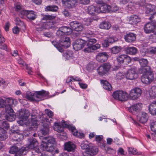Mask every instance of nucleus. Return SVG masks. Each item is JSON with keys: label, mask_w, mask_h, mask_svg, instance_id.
<instances>
[{"label": "nucleus", "mask_w": 156, "mask_h": 156, "mask_svg": "<svg viewBox=\"0 0 156 156\" xmlns=\"http://www.w3.org/2000/svg\"><path fill=\"white\" fill-rule=\"evenodd\" d=\"M5 100H4L0 98V108H5Z\"/></svg>", "instance_id": "nucleus-53"}, {"label": "nucleus", "mask_w": 156, "mask_h": 156, "mask_svg": "<svg viewBox=\"0 0 156 156\" xmlns=\"http://www.w3.org/2000/svg\"><path fill=\"white\" fill-rule=\"evenodd\" d=\"M139 73L143 74L153 73L151 70L150 67L149 66H146L141 68L139 70Z\"/></svg>", "instance_id": "nucleus-27"}, {"label": "nucleus", "mask_w": 156, "mask_h": 156, "mask_svg": "<svg viewBox=\"0 0 156 156\" xmlns=\"http://www.w3.org/2000/svg\"><path fill=\"white\" fill-rule=\"evenodd\" d=\"M56 16L53 15H45L42 19V20H50L55 19Z\"/></svg>", "instance_id": "nucleus-42"}, {"label": "nucleus", "mask_w": 156, "mask_h": 156, "mask_svg": "<svg viewBox=\"0 0 156 156\" xmlns=\"http://www.w3.org/2000/svg\"><path fill=\"white\" fill-rule=\"evenodd\" d=\"M29 143L27 147H23L21 148L20 152L23 151L22 154H26L28 149H33L37 147L38 144V142L35 138H31L28 139Z\"/></svg>", "instance_id": "nucleus-4"}, {"label": "nucleus", "mask_w": 156, "mask_h": 156, "mask_svg": "<svg viewBox=\"0 0 156 156\" xmlns=\"http://www.w3.org/2000/svg\"><path fill=\"white\" fill-rule=\"evenodd\" d=\"M111 9V7L107 4H104L97 7V13H105L108 12Z\"/></svg>", "instance_id": "nucleus-15"}, {"label": "nucleus", "mask_w": 156, "mask_h": 156, "mask_svg": "<svg viewBox=\"0 0 156 156\" xmlns=\"http://www.w3.org/2000/svg\"><path fill=\"white\" fill-rule=\"evenodd\" d=\"M70 26L71 28L76 31L82 30L83 27L81 23L77 21H73L70 23Z\"/></svg>", "instance_id": "nucleus-13"}, {"label": "nucleus", "mask_w": 156, "mask_h": 156, "mask_svg": "<svg viewBox=\"0 0 156 156\" xmlns=\"http://www.w3.org/2000/svg\"><path fill=\"white\" fill-rule=\"evenodd\" d=\"M34 113V115L32 114L31 115V126H34V127H37L38 125V124L37 121V116L35 114L37 113V111L35 109L33 110Z\"/></svg>", "instance_id": "nucleus-26"}, {"label": "nucleus", "mask_w": 156, "mask_h": 156, "mask_svg": "<svg viewBox=\"0 0 156 156\" xmlns=\"http://www.w3.org/2000/svg\"><path fill=\"white\" fill-rule=\"evenodd\" d=\"M58 9V7L56 5H48L45 7V11H46L56 12Z\"/></svg>", "instance_id": "nucleus-34"}, {"label": "nucleus", "mask_w": 156, "mask_h": 156, "mask_svg": "<svg viewBox=\"0 0 156 156\" xmlns=\"http://www.w3.org/2000/svg\"><path fill=\"white\" fill-rule=\"evenodd\" d=\"M77 2L80 4L86 5L89 4L90 2V0H77Z\"/></svg>", "instance_id": "nucleus-57"}, {"label": "nucleus", "mask_w": 156, "mask_h": 156, "mask_svg": "<svg viewBox=\"0 0 156 156\" xmlns=\"http://www.w3.org/2000/svg\"><path fill=\"white\" fill-rule=\"evenodd\" d=\"M154 79L153 73L149 74H144L141 77V81L142 83L145 84H148L151 82Z\"/></svg>", "instance_id": "nucleus-11"}, {"label": "nucleus", "mask_w": 156, "mask_h": 156, "mask_svg": "<svg viewBox=\"0 0 156 156\" xmlns=\"http://www.w3.org/2000/svg\"><path fill=\"white\" fill-rule=\"evenodd\" d=\"M75 147V145L70 142H69L65 144V150L69 151H73Z\"/></svg>", "instance_id": "nucleus-28"}, {"label": "nucleus", "mask_w": 156, "mask_h": 156, "mask_svg": "<svg viewBox=\"0 0 156 156\" xmlns=\"http://www.w3.org/2000/svg\"><path fill=\"white\" fill-rule=\"evenodd\" d=\"M124 38L126 41L129 43L134 42L136 40V36L133 33H129L125 36Z\"/></svg>", "instance_id": "nucleus-21"}, {"label": "nucleus", "mask_w": 156, "mask_h": 156, "mask_svg": "<svg viewBox=\"0 0 156 156\" xmlns=\"http://www.w3.org/2000/svg\"><path fill=\"white\" fill-rule=\"evenodd\" d=\"M80 146L82 149L86 150L90 147L87 141L82 142Z\"/></svg>", "instance_id": "nucleus-48"}, {"label": "nucleus", "mask_w": 156, "mask_h": 156, "mask_svg": "<svg viewBox=\"0 0 156 156\" xmlns=\"http://www.w3.org/2000/svg\"><path fill=\"white\" fill-rule=\"evenodd\" d=\"M95 68V65L93 63L89 64L87 67V69L89 71H90L94 70Z\"/></svg>", "instance_id": "nucleus-47"}, {"label": "nucleus", "mask_w": 156, "mask_h": 156, "mask_svg": "<svg viewBox=\"0 0 156 156\" xmlns=\"http://www.w3.org/2000/svg\"><path fill=\"white\" fill-rule=\"evenodd\" d=\"M6 106L5 107V110L6 115L5 117L7 120L12 122L15 120L16 115L12 108V105H16V99L12 98H7L5 99Z\"/></svg>", "instance_id": "nucleus-1"}, {"label": "nucleus", "mask_w": 156, "mask_h": 156, "mask_svg": "<svg viewBox=\"0 0 156 156\" xmlns=\"http://www.w3.org/2000/svg\"><path fill=\"white\" fill-rule=\"evenodd\" d=\"M126 55H119L117 58V60L118 62L120 64L123 63L125 61V58Z\"/></svg>", "instance_id": "nucleus-43"}, {"label": "nucleus", "mask_w": 156, "mask_h": 156, "mask_svg": "<svg viewBox=\"0 0 156 156\" xmlns=\"http://www.w3.org/2000/svg\"><path fill=\"white\" fill-rule=\"evenodd\" d=\"M76 2V0H62V4L66 7L69 8L74 6Z\"/></svg>", "instance_id": "nucleus-17"}, {"label": "nucleus", "mask_w": 156, "mask_h": 156, "mask_svg": "<svg viewBox=\"0 0 156 156\" xmlns=\"http://www.w3.org/2000/svg\"><path fill=\"white\" fill-rule=\"evenodd\" d=\"M26 98L30 101H34V94L31 92H28L27 94Z\"/></svg>", "instance_id": "nucleus-44"}, {"label": "nucleus", "mask_w": 156, "mask_h": 156, "mask_svg": "<svg viewBox=\"0 0 156 156\" xmlns=\"http://www.w3.org/2000/svg\"><path fill=\"white\" fill-rule=\"evenodd\" d=\"M54 130L58 133H61L63 131L64 128L60 125V123L55 122L54 123Z\"/></svg>", "instance_id": "nucleus-35"}, {"label": "nucleus", "mask_w": 156, "mask_h": 156, "mask_svg": "<svg viewBox=\"0 0 156 156\" xmlns=\"http://www.w3.org/2000/svg\"><path fill=\"white\" fill-rule=\"evenodd\" d=\"M44 138L47 142L42 141L40 146L41 148L48 152L53 151L54 149L53 145L55 142V139L51 136L45 137Z\"/></svg>", "instance_id": "nucleus-3"}, {"label": "nucleus", "mask_w": 156, "mask_h": 156, "mask_svg": "<svg viewBox=\"0 0 156 156\" xmlns=\"http://www.w3.org/2000/svg\"><path fill=\"white\" fill-rule=\"evenodd\" d=\"M43 34L45 36L49 38H53V37L52 33L50 32H45Z\"/></svg>", "instance_id": "nucleus-58"}, {"label": "nucleus", "mask_w": 156, "mask_h": 156, "mask_svg": "<svg viewBox=\"0 0 156 156\" xmlns=\"http://www.w3.org/2000/svg\"><path fill=\"white\" fill-rule=\"evenodd\" d=\"M101 83L103 84V87L105 90L110 91L112 90V87L111 84L107 81L101 80Z\"/></svg>", "instance_id": "nucleus-30"}, {"label": "nucleus", "mask_w": 156, "mask_h": 156, "mask_svg": "<svg viewBox=\"0 0 156 156\" xmlns=\"http://www.w3.org/2000/svg\"><path fill=\"white\" fill-rule=\"evenodd\" d=\"M103 138L102 136L97 135L95 136V140L98 142H100L101 141Z\"/></svg>", "instance_id": "nucleus-61"}, {"label": "nucleus", "mask_w": 156, "mask_h": 156, "mask_svg": "<svg viewBox=\"0 0 156 156\" xmlns=\"http://www.w3.org/2000/svg\"><path fill=\"white\" fill-rule=\"evenodd\" d=\"M98 150L97 146H90L83 153V156H94L96 154Z\"/></svg>", "instance_id": "nucleus-8"}, {"label": "nucleus", "mask_w": 156, "mask_h": 156, "mask_svg": "<svg viewBox=\"0 0 156 156\" xmlns=\"http://www.w3.org/2000/svg\"><path fill=\"white\" fill-rule=\"evenodd\" d=\"M92 49L91 48V46L89 45L88 44V47L85 48L83 51L85 52H91Z\"/></svg>", "instance_id": "nucleus-63"}, {"label": "nucleus", "mask_w": 156, "mask_h": 156, "mask_svg": "<svg viewBox=\"0 0 156 156\" xmlns=\"http://www.w3.org/2000/svg\"><path fill=\"white\" fill-rule=\"evenodd\" d=\"M71 131L74 136H76L79 138H82L84 136V135L83 133L79 132L76 130L75 127L74 129H72Z\"/></svg>", "instance_id": "nucleus-39"}, {"label": "nucleus", "mask_w": 156, "mask_h": 156, "mask_svg": "<svg viewBox=\"0 0 156 156\" xmlns=\"http://www.w3.org/2000/svg\"><path fill=\"white\" fill-rule=\"evenodd\" d=\"M126 78L129 80H133L138 77L137 69L135 67H133L129 69L125 74Z\"/></svg>", "instance_id": "nucleus-6"}, {"label": "nucleus", "mask_w": 156, "mask_h": 156, "mask_svg": "<svg viewBox=\"0 0 156 156\" xmlns=\"http://www.w3.org/2000/svg\"><path fill=\"white\" fill-rule=\"evenodd\" d=\"M137 119L141 123L146 122L147 120L148 116L147 114L144 112H142L140 115L137 117Z\"/></svg>", "instance_id": "nucleus-24"}, {"label": "nucleus", "mask_w": 156, "mask_h": 156, "mask_svg": "<svg viewBox=\"0 0 156 156\" xmlns=\"http://www.w3.org/2000/svg\"><path fill=\"white\" fill-rule=\"evenodd\" d=\"M15 10L16 11L19 12H20V11L22 9V8L21 6L19 5H16L15 7Z\"/></svg>", "instance_id": "nucleus-64"}, {"label": "nucleus", "mask_w": 156, "mask_h": 156, "mask_svg": "<svg viewBox=\"0 0 156 156\" xmlns=\"http://www.w3.org/2000/svg\"><path fill=\"white\" fill-rule=\"evenodd\" d=\"M27 17L29 20H33L36 18V15L33 11H29Z\"/></svg>", "instance_id": "nucleus-38"}, {"label": "nucleus", "mask_w": 156, "mask_h": 156, "mask_svg": "<svg viewBox=\"0 0 156 156\" xmlns=\"http://www.w3.org/2000/svg\"><path fill=\"white\" fill-rule=\"evenodd\" d=\"M72 32V30L69 27H63L59 28L57 30L56 34L58 36L64 35H69Z\"/></svg>", "instance_id": "nucleus-9"}, {"label": "nucleus", "mask_w": 156, "mask_h": 156, "mask_svg": "<svg viewBox=\"0 0 156 156\" xmlns=\"http://www.w3.org/2000/svg\"><path fill=\"white\" fill-rule=\"evenodd\" d=\"M28 11L27 10H26L22 9L20 11V15L21 16H27V14L28 12Z\"/></svg>", "instance_id": "nucleus-56"}, {"label": "nucleus", "mask_w": 156, "mask_h": 156, "mask_svg": "<svg viewBox=\"0 0 156 156\" xmlns=\"http://www.w3.org/2000/svg\"><path fill=\"white\" fill-rule=\"evenodd\" d=\"M135 4L133 2H131L129 3L127 6V9L129 10L133 9L134 8Z\"/></svg>", "instance_id": "nucleus-50"}, {"label": "nucleus", "mask_w": 156, "mask_h": 156, "mask_svg": "<svg viewBox=\"0 0 156 156\" xmlns=\"http://www.w3.org/2000/svg\"><path fill=\"white\" fill-rule=\"evenodd\" d=\"M150 113L152 115H156V101H153L148 106Z\"/></svg>", "instance_id": "nucleus-23"}, {"label": "nucleus", "mask_w": 156, "mask_h": 156, "mask_svg": "<svg viewBox=\"0 0 156 156\" xmlns=\"http://www.w3.org/2000/svg\"><path fill=\"white\" fill-rule=\"evenodd\" d=\"M6 131L3 128L0 127V140H4L7 138Z\"/></svg>", "instance_id": "nucleus-33"}, {"label": "nucleus", "mask_w": 156, "mask_h": 156, "mask_svg": "<svg viewBox=\"0 0 156 156\" xmlns=\"http://www.w3.org/2000/svg\"><path fill=\"white\" fill-rule=\"evenodd\" d=\"M151 130L156 133V121L152 122L150 126Z\"/></svg>", "instance_id": "nucleus-49"}, {"label": "nucleus", "mask_w": 156, "mask_h": 156, "mask_svg": "<svg viewBox=\"0 0 156 156\" xmlns=\"http://www.w3.org/2000/svg\"><path fill=\"white\" fill-rule=\"evenodd\" d=\"M129 94L126 92L121 90H118L113 94V97L115 99L121 101H126L128 99Z\"/></svg>", "instance_id": "nucleus-5"}, {"label": "nucleus", "mask_w": 156, "mask_h": 156, "mask_svg": "<svg viewBox=\"0 0 156 156\" xmlns=\"http://www.w3.org/2000/svg\"><path fill=\"white\" fill-rule=\"evenodd\" d=\"M96 40L94 38L90 39L88 41V44L89 45L91 46L92 44L96 43Z\"/></svg>", "instance_id": "nucleus-59"}, {"label": "nucleus", "mask_w": 156, "mask_h": 156, "mask_svg": "<svg viewBox=\"0 0 156 156\" xmlns=\"http://www.w3.org/2000/svg\"><path fill=\"white\" fill-rule=\"evenodd\" d=\"M45 111L46 114H47L50 118H51L53 116V113L50 110L46 109L45 110Z\"/></svg>", "instance_id": "nucleus-52"}, {"label": "nucleus", "mask_w": 156, "mask_h": 156, "mask_svg": "<svg viewBox=\"0 0 156 156\" xmlns=\"http://www.w3.org/2000/svg\"><path fill=\"white\" fill-rule=\"evenodd\" d=\"M129 23L131 24H135L140 21V18L136 15H133L128 18Z\"/></svg>", "instance_id": "nucleus-22"}, {"label": "nucleus", "mask_w": 156, "mask_h": 156, "mask_svg": "<svg viewBox=\"0 0 156 156\" xmlns=\"http://www.w3.org/2000/svg\"><path fill=\"white\" fill-rule=\"evenodd\" d=\"M86 41L81 39L76 40L73 45L74 49L76 51H78L83 48L86 45Z\"/></svg>", "instance_id": "nucleus-12"}, {"label": "nucleus", "mask_w": 156, "mask_h": 156, "mask_svg": "<svg viewBox=\"0 0 156 156\" xmlns=\"http://www.w3.org/2000/svg\"><path fill=\"white\" fill-rule=\"evenodd\" d=\"M142 93L141 90L139 88H135L132 89L129 94V99L131 100H135L141 95Z\"/></svg>", "instance_id": "nucleus-7"}, {"label": "nucleus", "mask_w": 156, "mask_h": 156, "mask_svg": "<svg viewBox=\"0 0 156 156\" xmlns=\"http://www.w3.org/2000/svg\"><path fill=\"white\" fill-rule=\"evenodd\" d=\"M100 45L97 44L94 45H92L91 46V48L92 50H95L98 49L100 48Z\"/></svg>", "instance_id": "nucleus-62"}, {"label": "nucleus", "mask_w": 156, "mask_h": 156, "mask_svg": "<svg viewBox=\"0 0 156 156\" xmlns=\"http://www.w3.org/2000/svg\"><path fill=\"white\" fill-rule=\"evenodd\" d=\"M139 62L141 66L143 67L147 66L148 63V62L147 59L144 58L139 59Z\"/></svg>", "instance_id": "nucleus-45"}, {"label": "nucleus", "mask_w": 156, "mask_h": 156, "mask_svg": "<svg viewBox=\"0 0 156 156\" xmlns=\"http://www.w3.org/2000/svg\"><path fill=\"white\" fill-rule=\"evenodd\" d=\"M128 151L130 153L133 155H136L137 154L136 150L132 147L129 148Z\"/></svg>", "instance_id": "nucleus-54"}, {"label": "nucleus", "mask_w": 156, "mask_h": 156, "mask_svg": "<svg viewBox=\"0 0 156 156\" xmlns=\"http://www.w3.org/2000/svg\"><path fill=\"white\" fill-rule=\"evenodd\" d=\"M48 94V92L44 90H42L41 91H38L36 94H34V101H39L42 100L41 98L42 97L45 96Z\"/></svg>", "instance_id": "nucleus-14"}, {"label": "nucleus", "mask_w": 156, "mask_h": 156, "mask_svg": "<svg viewBox=\"0 0 156 156\" xmlns=\"http://www.w3.org/2000/svg\"><path fill=\"white\" fill-rule=\"evenodd\" d=\"M21 150V148L19 149L16 146H13L10 148L9 151V152L10 153L12 154H15L16 155L17 154H18L19 155H23L24 156V155L25 154L21 153H22V152L23 151H21V152H20Z\"/></svg>", "instance_id": "nucleus-25"}, {"label": "nucleus", "mask_w": 156, "mask_h": 156, "mask_svg": "<svg viewBox=\"0 0 156 156\" xmlns=\"http://www.w3.org/2000/svg\"><path fill=\"white\" fill-rule=\"evenodd\" d=\"M110 23L107 21H104L101 23L99 25L100 28L103 29L109 30L111 27Z\"/></svg>", "instance_id": "nucleus-31"}, {"label": "nucleus", "mask_w": 156, "mask_h": 156, "mask_svg": "<svg viewBox=\"0 0 156 156\" xmlns=\"http://www.w3.org/2000/svg\"><path fill=\"white\" fill-rule=\"evenodd\" d=\"M60 41L61 43V45L67 48L70 45V39L69 37L66 36L62 37L60 40Z\"/></svg>", "instance_id": "nucleus-18"}, {"label": "nucleus", "mask_w": 156, "mask_h": 156, "mask_svg": "<svg viewBox=\"0 0 156 156\" xmlns=\"http://www.w3.org/2000/svg\"><path fill=\"white\" fill-rule=\"evenodd\" d=\"M18 117L20 119L17 121L18 124L22 126L31 125V122L27 120L30 115L29 111L24 109H21L18 111Z\"/></svg>", "instance_id": "nucleus-2"}, {"label": "nucleus", "mask_w": 156, "mask_h": 156, "mask_svg": "<svg viewBox=\"0 0 156 156\" xmlns=\"http://www.w3.org/2000/svg\"><path fill=\"white\" fill-rule=\"evenodd\" d=\"M61 122L62 127L63 128L64 127L67 128L71 130L74 129V127L72 126L71 125H69L68 123L65 121L62 120Z\"/></svg>", "instance_id": "nucleus-41"}, {"label": "nucleus", "mask_w": 156, "mask_h": 156, "mask_svg": "<svg viewBox=\"0 0 156 156\" xmlns=\"http://www.w3.org/2000/svg\"><path fill=\"white\" fill-rule=\"evenodd\" d=\"M109 43H111L115 42L118 41V39L114 37H110L108 38Z\"/></svg>", "instance_id": "nucleus-51"}, {"label": "nucleus", "mask_w": 156, "mask_h": 156, "mask_svg": "<svg viewBox=\"0 0 156 156\" xmlns=\"http://www.w3.org/2000/svg\"><path fill=\"white\" fill-rule=\"evenodd\" d=\"M149 93L151 97L156 98V86L152 87L150 89Z\"/></svg>", "instance_id": "nucleus-36"}, {"label": "nucleus", "mask_w": 156, "mask_h": 156, "mask_svg": "<svg viewBox=\"0 0 156 156\" xmlns=\"http://www.w3.org/2000/svg\"><path fill=\"white\" fill-rule=\"evenodd\" d=\"M154 26L152 23H147L145 26L144 28L145 32L147 34L153 33Z\"/></svg>", "instance_id": "nucleus-20"}, {"label": "nucleus", "mask_w": 156, "mask_h": 156, "mask_svg": "<svg viewBox=\"0 0 156 156\" xmlns=\"http://www.w3.org/2000/svg\"><path fill=\"white\" fill-rule=\"evenodd\" d=\"M142 107V104L138 103L131 106L128 108V111L133 114L135 112H138L141 110Z\"/></svg>", "instance_id": "nucleus-16"}, {"label": "nucleus", "mask_w": 156, "mask_h": 156, "mask_svg": "<svg viewBox=\"0 0 156 156\" xmlns=\"http://www.w3.org/2000/svg\"><path fill=\"white\" fill-rule=\"evenodd\" d=\"M111 66L109 63H106L100 66L97 69L98 73L100 75H104L111 68Z\"/></svg>", "instance_id": "nucleus-10"}, {"label": "nucleus", "mask_w": 156, "mask_h": 156, "mask_svg": "<svg viewBox=\"0 0 156 156\" xmlns=\"http://www.w3.org/2000/svg\"><path fill=\"white\" fill-rule=\"evenodd\" d=\"M49 129L48 126H46L41 130L40 132L43 135H46L48 134L49 132Z\"/></svg>", "instance_id": "nucleus-46"}, {"label": "nucleus", "mask_w": 156, "mask_h": 156, "mask_svg": "<svg viewBox=\"0 0 156 156\" xmlns=\"http://www.w3.org/2000/svg\"><path fill=\"white\" fill-rule=\"evenodd\" d=\"M155 8V6L150 4H148L145 7L146 12L148 14L151 12L154 11Z\"/></svg>", "instance_id": "nucleus-32"}, {"label": "nucleus", "mask_w": 156, "mask_h": 156, "mask_svg": "<svg viewBox=\"0 0 156 156\" xmlns=\"http://www.w3.org/2000/svg\"><path fill=\"white\" fill-rule=\"evenodd\" d=\"M108 57L107 53L105 52L100 53L97 55L96 59L98 61L103 62L106 61Z\"/></svg>", "instance_id": "nucleus-19"}, {"label": "nucleus", "mask_w": 156, "mask_h": 156, "mask_svg": "<svg viewBox=\"0 0 156 156\" xmlns=\"http://www.w3.org/2000/svg\"><path fill=\"white\" fill-rule=\"evenodd\" d=\"M125 75L123 73L119 72L116 75V77L117 79L121 80L124 77Z\"/></svg>", "instance_id": "nucleus-55"}, {"label": "nucleus", "mask_w": 156, "mask_h": 156, "mask_svg": "<svg viewBox=\"0 0 156 156\" xmlns=\"http://www.w3.org/2000/svg\"><path fill=\"white\" fill-rule=\"evenodd\" d=\"M86 11L88 13L91 15H93L97 12V7L91 5L87 7Z\"/></svg>", "instance_id": "nucleus-29"}, {"label": "nucleus", "mask_w": 156, "mask_h": 156, "mask_svg": "<svg viewBox=\"0 0 156 156\" xmlns=\"http://www.w3.org/2000/svg\"><path fill=\"white\" fill-rule=\"evenodd\" d=\"M121 47L115 46L112 48L110 50L112 53L114 54H116L119 53L121 51Z\"/></svg>", "instance_id": "nucleus-40"}, {"label": "nucleus", "mask_w": 156, "mask_h": 156, "mask_svg": "<svg viewBox=\"0 0 156 156\" xmlns=\"http://www.w3.org/2000/svg\"><path fill=\"white\" fill-rule=\"evenodd\" d=\"M137 51V48L134 47H129L126 49L127 53L131 55H135Z\"/></svg>", "instance_id": "nucleus-37"}, {"label": "nucleus", "mask_w": 156, "mask_h": 156, "mask_svg": "<svg viewBox=\"0 0 156 156\" xmlns=\"http://www.w3.org/2000/svg\"><path fill=\"white\" fill-rule=\"evenodd\" d=\"M147 4L146 3L145 0H141L139 2V5L140 6L145 8Z\"/></svg>", "instance_id": "nucleus-60"}]
</instances>
